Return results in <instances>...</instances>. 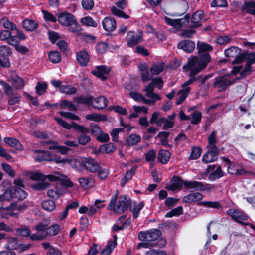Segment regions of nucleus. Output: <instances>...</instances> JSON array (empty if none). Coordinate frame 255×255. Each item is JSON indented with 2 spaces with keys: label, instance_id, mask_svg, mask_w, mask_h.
Listing matches in <instances>:
<instances>
[{
  "label": "nucleus",
  "instance_id": "1",
  "mask_svg": "<svg viewBox=\"0 0 255 255\" xmlns=\"http://www.w3.org/2000/svg\"><path fill=\"white\" fill-rule=\"evenodd\" d=\"M199 56H192L188 61L187 64L183 66V69L186 71H190V76L193 77L207 66L210 62L211 56L208 53L212 50L211 45L202 42L197 43Z\"/></svg>",
  "mask_w": 255,
  "mask_h": 255
},
{
  "label": "nucleus",
  "instance_id": "2",
  "mask_svg": "<svg viewBox=\"0 0 255 255\" xmlns=\"http://www.w3.org/2000/svg\"><path fill=\"white\" fill-rule=\"evenodd\" d=\"M34 157L36 161H52L57 164H69L72 167H76V159L72 158H63L54 152L49 151L35 150L33 151Z\"/></svg>",
  "mask_w": 255,
  "mask_h": 255
},
{
  "label": "nucleus",
  "instance_id": "3",
  "mask_svg": "<svg viewBox=\"0 0 255 255\" xmlns=\"http://www.w3.org/2000/svg\"><path fill=\"white\" fill-rule=\"evenodd\" d=\"M118 194H115L111 198L107 209L117 214H122L129 207L131 204L130 198L126 195L120 196L118 200Z\"/></svg>",
  "mask_w": 255,
  "mask_h": 255
},
{
  "label": "nucleus",
  "instance_id": "4",
  "mask_svg": "<svg viewBox=\"0 0 255 255\" xmlns=\"http://www.w3.org/2000/svg\"><path fill=\"white\" fill-rule=\"evenodd\" d=\"M216 135V132L213 131L208 137L207 145L208 150L202 157V161L206 164L217 160L219 154V150L216 145L217 142Z\"/></svg>",
  "mask_w": 255,
  "mask_h": 255
},
{
  "label": "nucleus",
  "instance_id": "5",
  "mask_svg": "<svg viewBox=\"0 0 255 255\" xmlns=\"http://www.w3.org/2000/svg\"><path fill=\"white\" fill-rule=\"evenodd\" d=\"M161 235V232L158 229H154L147 232H140L138 234V237L141 241H145L143 243L138 244V248L140 247L148 248L151 247L156 246L155 241Z\"/></svg>",
  "mask_w": 255,
  "mask_h": 255
},
{
  "label": "nucleus",
  "instance_id": "6",
  "mask_svg": "<svg viewBox=\"0 0 255 255\" xmlns=\"http://www.w3.org/2000/svg\"><path fill=\"white\" fill-rule=\"evenodd\" d=\"M79 102L89 104L92 103V106L98 109H102L107 106V100L104 96H99L95 99H93V97H88L87 98L80 97L79 99Z\"/></svg>",
  "mask_w": 255,
  "mask_h": 255
},
{
  "label": "nucleus",
  "instance_id": "7",
  "mask_svg": "<svg viewBox=\"0 0 255 255\" xmlns=\"http://www.w3.org/2000/svg\"><path fill=\"white\" fill-rule=\"evenodd\" d=\"M233 75L231 73L216 78L214 87L219 91H223L235 82L236 79L232 77Z\"/></svg>",
  "mask_w": 255,
  "mask_h": 255
},
{
  "label": "nucleus",
  "instance_id": "8",
  "mask_svg": "<svg viewBox=\"0 0 255 255\" xmlns=\"http://www.w3.org/2000/svg\"><path fill=\"white\" fill-rule=\"evenodd\" d=\"M27 207L28 205L25 203H19L14 202L11 203L9 206L3 208V210L6 212L7 215L15 218H18L19 213L26 210Z\"/></svg>",
  "mask_w": 255,
  "mask_h": 255
},
{
  "label": "nucleus",
  "instance_id": "9",
  "mask_svg": "<svg viewBox=\"0 0 255 255\" xmlns=\"http://www.w3.org/2000/svg\"><path fill=\"white\" fill-rule=\"evenodd\" d=\"M194 79V78H190L182 85L181 89L177 93L176 104L177 105L182 103L188 96L190 90V88L189 86L193 83Z\"/></svg>",
  "mask_w": 255,
  "mask_h": 255
},
{
  "label": "nucleus",
  "instance_id": "10",
  "mask_svg": "<svg viewBox=\"0 0 255 255\" xmlns=\"http://www.w3.org/2000/svg\"><path fill=\"white\" fill-rule=\"evenodd\" d=\"M55 120L63 128L70 129L73 127L76 130L82 133H88L89 132V129L82 126L79 125L74 122L72 123V125L68 124L63 120L59 118H55Z\"/></svg>",
  "mask_w": 255,
  "mask_h": 255
},
{
  "label": "nucleus",
  "instance_id": "11",
  "mask_svg": "<svg viewBox=\"0 0 255 255\" xmlns=\"http://www.w3.org/2000/svg\"><path fill=\"white\" fill-rule=\"evenodd\" d=\"M222 159L227 165V170L229 174L240 175L246 174V172L241 166L231 163L230 160L226 157H222Z\"/></svg>",
  "mask_w": 255,
  "mask_h": 255
},
{
  "label": "nucleus",
  "instance_id": "12",
  "mask_svg": "<svg viewBox=\"0 0 255 255\" xmlns=\"http://www.w3.org/2000/svg\"><path fill=\"white\" fill-rule=\"evenodd\" d=\"M80 163L85 170L90 172H96L100 170V165L96 160L91 158H85L82 159Z\"/></svg>",
  "mask_w": 255,
  "mask_h": 255
},
{
  "label": "nucleus",
  "instance_id": "13",
  "mask_svg": "<svg viewBox=\"0 0 255 255\" xmlns=\"http://www.w3.org/2000/svg\"><path fill=\"white\" fill-rule=\"evenodd\" d=\"M7 248L10 250H15L19 249L20 251L22 252L27 250L30 247V244L19 245L18 242L17 238L16 237H7Z\"/></svg>",
  "mask_w": 255,
  "mask_h": 255
},
{
  "label": "nucleus",
  "instance_id": "14",
  "mask_svg": "<svg viewBox=\"0 0 255 255\" xmlns=\"http://www.w3.org/2000/svg\"><path fill=\"white\" fill-rule=\"evenodd\" d=\"M11 53L9 47L5 45L0 46V65L4 67H8L10 66L8 56Z\"/></svg>",
  "mask_w": 255,
  "mask_h": 255
},
{
  "label": "nucleus",
  "instance_id": "15",
  "mask_svg": "<svg viewBox=\"0 0 255 255\" xmlns=\"http://www.w3.org/2000/svg\"><path fill=\"white\" fill-rule=\"evenodd\" d=\"M228 214H229L232 218L237 222L242 225H247L243 222L248 219V216L242 212L238 210L230 209L228 211Z\"/></svg>",
  "mask_w": 255,
  "mask_h": 255
},
{
  "label": "nucleus",
  "instance_id": "16",
  "mask_svg": "<svg viewBox=\"0 0 255 255\" xmlns=\"http://www.w3.org/2000/svg\"><path fill=\"white\" fill-rule=\"evenodd\" d=\"M128 45L133 47L142 41V33L140 31H138L135 33L130 31L128 33Z\"/></svg>",
  "mask_w": 255,
  "mask_h": 255
},
{
  "label": "nucleus",
  "instance_id": "17",
  "mask_svg": "<svg viewBox=\"0 0 255 255\" xmlns=\"http://www.w3.org/2000/svg\"><path fill=\"white\" fill-rule=\"evenodd\" d=\"M164 20L167 24L173 27V28L171 29V31L173 32H176L181 29L186 21V19H172L167 17H165Z\"/></svg>",
  "mask_w": 255,
  "mask_h": 255
},
{
  "label": "nucleus",
  "instance_id": "18",
  "mask_svg": "<svg viewBox=\"0 0 255 255\" xmlns=\"http://www.w3.org/2000/svg\"><path fill=\"white\" fill-rule=\"evenodd\" d=\"M0 40L5 41L9 45L16 44V37L12 35L11 32L9 30H1L0 31Z\"/></svg>",
  "mask_w": 255,
  "mask_h": 255
},
{
  "label": "nucleus",
  "instance_id": "19",
  "mask_svg": "<svg viewBox=\"0 0 255 255\" xmlns=\"http://www.w3.org/2000/svg\"><path fill=\"white\" fill-rule=\"evenodd\" d=\"M110 70L109 67L105 65H101L97 66L95 69L92 71V73L100 79L105 80L107 78L106 75L109 73Z\"/></svg>",
  "mask_w": 255,
  "mask_h": 255
},
{
  "label": "nucleus",
  "instance_id": "20",
  "mask_svg": "<svg viewBox=\"0 0 255 255\" xmlns=\"http://www.w3.org/2000/svg\"><path fill=\"white\" fill-rule=\"evenodd\" d=\"M74 16L70 13L63 12L59 14L58 17L59 22L63 26H67L75 20Z\"/></svg>",
  "mask_w": 255,
  "mask_h": 255
},
{
  "label": "nucleus",
  "instance_id": "21",
  "mask_svg": "<svg viewBox=\"0 0 255 255\" xmlns=\"http://www.w3.org/2000/svg\"><path fill=\"white\" fill-rule=\"evenodd\" d=\"M103 27L107 31H113L116 27L115 19L110 17H105L102 21Z\"/></svg>",
  "mask_w": 255,
  "mask_h": 255
},
{
  "label": "nucleus",
  "instance_id": "22",
  "mask_svg": "<svg viewBox=\"0 0 255 255\" xmlns=\"http://www.w3.org/2000/svg\"><path fill=\"white\" fill-rule=\"evenodd\" d=\"M184 180H182L180 177H174L171 180V184L167 187V188L171 191H175L180 189L184 186Z\"/></svg>",
  "mask_w": 255,
  "mask_h": 255
},
{
  "label": "nucleus",
  "instance_id": "23",
  "mask_svg": "<svg viewBox=\"0 0 255 255\" xmlns=\"http://www.w3.org/2000/svg\"><path fill=\"white\" fill-rule=\"evenodd\" d=\"M203 198V195L199 192H193L184 196L183 201L186 203L199 201Z\"/></svg>",
  "mask_w": 255,
  "mask_h": 255
},
{
  "label": "nucleus",
  "instance_id": "24",
  "mask_svg": "<svg viewBox=\"0 0 255 255\" xmlns=\"http://www.w3.org/2000/svg\"><path fill=\"white\" fill-rule=\"evenodd\" d=\"M195 43L190 40H183L179 42L178 47L185 51L190 53L194 49Z\"/></svg>",
  "mask_w": 255,
  "mask_h": 255
},
{
  "label": "nucleus",
  "instance_id": "25",
  "mask_svg": "<svg viewBox=\"0 0 255 255\" xmlns=\"http://www.w3.org/2000/svg\"><path fill=\"white\" fill-rule=\"evenodd\" d=\"M138 66L142 81L145 82L150 80L151 78L149 76L148 68L147 65L145 64L140 63L138 64Z\"/></svg>",
  "mask_w": 255,
  "mask_h": 255
},
{
  "label": "nucleus",
  "instance_id": "26",
  "mask_svg": "<svg viewBox=\"0 0 255 255\" xmlns=\"http://www.w3.org/2000/svg\"><path fill=\"white\" fill-rule=\"evenodd\" d=\"M203 16L204 12L203 11L199 10L195 12L191 18L192 26L193 27L200 26L201 25L200 22L203 19Z\"/></svg>",
  "mask_w": 255,
  "mask_h": 255
},
{
  "label": "nucleus",
  "instance_id": "27",
  "mask_svg": "<svg viewBox=\"0 0 255 255\" xmlns=\"http://www.w3.org/2000/svg\"><path fill=\"white\" fill-rule=\"evenodd\" d=\"M144 204L143 202L136 204L134 201H131V204L129 205V210L133 213V217L136 218L138 217L140 210L143 208Z\"/></svg>",
  "mask_w": 255,
  "mask_h": 255
},
{
  "label": "nucleus",
  "instance_id": "28",
  "mask_svg": "<svg viewBox=\"0 0 255 255\" xmlns=\"http://www.w3.org/2000/svg\"><path fill=\"white\" fill-rule=\"evenodd\" d=\"M77 60L81 66H86L89 60L88 52L84 50L79 52L77 54Z\"/></svg>",
  "mask_w": 255,
  "mask_h": 255
},
{
  "label": "nucleus",
  "instance_id": "29",
  "mask_svg": "<svg viewBox=\"0 0 255 255\" xmlns=\"http://www.w3.org/2000/svg\"><path fill=\"white\" fill-rule=\"evenodd\" d=\"M251 64L247 62L246 64L245 67L242 71H241V69L242 68V66H235L234 67L233 69L232 70V74L233 75H235L237 73L240 72L241 76H244L246 75L247 73L250 72L251 71Z\"/></svg>",
  "mask_w": 255,
  "mask_h": 255
},
{
  "label": "nucleus",
  "instance_id": "30",
  "mask_svg": "<svg viewBox=\"0 0 255 255\" xmlns=\"http://www.w3.org/2000/svg\"><path fill=\"white\" fill-rule=\"evenodd\" d=\"M23 28L27 31H32L36 29L38 25L36 21L32 19H25L22 22Z\"/></svg>",
  "mask_w": 255,
  "mask_h": 255
},
{
  "label": "nucleus",
  "instance_id": "31",
  "mask_svg": "<svg viewBox=\"0 0 255 255\" xmlns=\"http://www.w3.org/2000/svg\"><path fill=\"white\" fill-rule=\"evenodd\" d=\"M4 142L9 146L17 150H21L22 146L16 139L6 137L4 139Z\"/></svg>",
  "mask_w": 255,
  "mask_h": 255
},
{
  "label": "nucleus",
  "instance_id": "32",
  "mask_svg": "<svg viewBox=\"0 0 255 255\" xmlns=\"http://www.w3.org/2000/svg\"><path fill=\"white\" fill-rule=\"evenodd\" d=\"M154 86L150 83L145 86L144 91L146 92V96L149 98H154L156 99H161L160 96L153 92Z\"/></svg>",
  "mask_w": 255,
  "mask_h": 255
},
{
  "label": "nucleus",
  "instance_id": "33",
  "mask_svg": "<svg viewBox=\"0 0 255 255\" xmlns=\"http://www.w3.org/2000/svg\"><path fill=\"white\" fill-rule=\"evenodd\" d=\"M201 183L197 181L184 180V186L187 189H195L200 191Z\"/></svg>",
  "mask_w": 255,
  "mask_h": 255
},
{
  "label": "nucleus",
  "instance_id": "34",
  "mask_svg": "<svg viewBox=\"0 0 255 255\" xmlns=\"http://www.w3.org/2000/svg\"><path fill=\"white\" fill-rule=\"evenodd\" d=\"M13 189V196L14 198H16L20 200H22L26 198L27 193L24 191L22 188H11Z\"/></svg>",
  "mask_w": 255,
  "mask_h": 255
},
{
  "label": "nucleus",
  "instance_id": "35",
  "mask_svg": "<svg viewBox=\"0 0 255 255\" xmlns=\"http://www.w3.org/2000/svg\"><path fill=\"white\" fill-rule=\"evenodd\" d=\"M60 231V226L58 224H54L47 227V232H44L46 234V237L47 236H55L57 235Z\"/></svg>",
  "mask_w": 255,
  "mask_h": 255
},
{
  "label": "nucleus",
  "instance_id": "36",
  "mask_svg": "<svg viewBox=\"0 0 255 255\" xmlns=\"http://www.w3.org/2000/svg\"><path fill=\"white\" fill-rule=\"evenodd\" d=\"M141 137L139 135L136 134H132L128 137L126 144L128 146H132L139 143Z\"/></svg>",
  "mask_w": 255,
  "mask_h": 255
},
{
  "label": "nucleus",
  "instance_id": "37",
  "mask_svg": "<svg viewBox=\"0 0 255 255\" xmlns=\"http://www.w3.org/2000/svg\"><path fill=\"white\" fill-rule=\"evenodd\" d=\"M0 24H2L5 30H17L16 25L9 21L6 18H3L0 20Z\"/></svg>",
  "mask_w": 255,
  "mask_h": 255
},
{
  "label": "nucleus",
  "instance_id": "38",
  "mask_svg": "<svg viewBox=\"0 0 255 255\" xmlns=\"http://www.w3.org/2000/svg\"><path fill=\"white\" fill-rule=\"evenodd\" d=\"M11 82L16 89L22 88L24 86L23 80L15 74L11 77Z\"/></svg>",
  "mask_w": 255,
  "mask_h": 255
},
{
  "label": "nucleus",
  "instance_id": "39",
  "mask_svg": "<svg viewBox=\"0 0 255 255\" xmlns=\"http://www.w3.org/2000/svg\"><path fill=\"white\" fill-rule=\"evenodd\" d=\"M198 204L200 206L214 209H218L221 207L220 203L218 201H204L199 202Z\"/></svg>",
  "mask_w": 255,
  "mask_h": 255
},
{
  "label": "nucleus",
  "instance_id": "40",
  "mask_svg": "<svg viewBox=\"0 0 255 255\" xmlns=\"http://www.w3.org/2000/svg\"><path fill=\"white\" fill-rule=\"evenodd\" d=\"M170 153L169 151L165 150H161L158 154V160L160 162L166 164L169 160Z\"/></svg>",
  "mask_w": 255,
  "mask_h": 255
},
{
  "label": "nucleus",
  "instance_id": "41",
  "mask_svg": "<svg viewBox=\"0 0 255 255\" xmlns=\"http://www.w3.org/2000/svg\"><path fill=\"white\" fill-rule=\"evenodd\" d=\"M42 206L43 209L49 212L55 210L56 205L54 201L52 200H46L42 203Z\"/></svg>",
  "mask_w": 255,
  "mask_h": 255
},
{
  "label": "nucleus",
  "instance_id": "42",
  "mask_svg": "<svg viewBox=\"0 0 255 255\" xmlns=\"http://www.w3.org/2000/svg\"><path fill=\"white\" fill-rule=\"evenodd\" d=\"M86 119L95 122L104 121L107 120L105 115L93 113L86 115Z\"/></svg>",
  "mask_w": 255,
  "mask_h": 255
},
{
  "label": "nucleus",
  "instance_id": "43",
  "mask_svg": "<svg viewBox=\"0 0 255 255\" xmlns=\"http://www.w3.org/2000/svg\"><path fill=\"white\" fill-rule=\"evenodd\" d=\"M240 52V49L235 47H231L230 48L225 50V56L228 58H233L237 56Z\"/></svg>",
  "mask_w": 255,
  "mask_h": 255
},
{
  "label": "nucleus",
  "instance_id": "44",
  "mask_svg": "<svg viewBox=\"0 0 255 255\" xmlns=\"http://www.w3.org/2000/svg\"><path fill=\"white\" fill-rule=\"evenodd\" d=\"M13 190L12 188L7 189L2 194L0 195V202L9 201L13 199Z\"/></svg>",
  "mask_w": 255,
  "mask_h": 255
},
{
  "label": "nucleus",
  "instance_id": "45",
  "mask_svg": "<svg viewBox=\"0 0 255 255\" xmlns=\"http://www.w3.org/2000/svg\"><path fill=\"white\" fill-rule=\"evenodd\" d=\"M16 234L22 237H28L31 234V230L27 226H22L16 229Z\"/></svg>",
  "mask_w": 255,
  "mask_h": 255
},
{
  "label": "nucleus",
  "instance_id": "46",
  "mask_svg": "<svg viewBox=\"0 0 255 255\" xmlns=\"http://www.w3.org/2000/svg\"><path fill=\"white\" fill-rule=\"evenodd\" d=\"M49 150H56L62 154H66L69 151V149L65 146H59L57 143H54L48 147Z\"/></svg>",
  "mask_w": 255,
  "mask_h": 255
},
{
  "label": "nucleus",
  "instance_id": "47",
  "mask_svg": "<svg viewBox=\"0 0 255 255\" xmlns=\"http://www.w3.org/2000/svg\"><path fill=\"white\" fill-rule=\"evenodd\" d=\"M163 63H155L150 68V71L152 75H158L163 71Z\"/></svg>",
  "mask_w": 255,
  "mask_h": 255
},
{
  "label": "nucleus",
  "instance_id": "48",
  "mask_svg": "<svg viewBox=\"0 0 255 255\" xmlns=\"http://www.w3.org/2000/svg\"><path fill=\"white\" fill-rule=\"evenodd\" d=\"M116 241H110L107 244V248L103 250L100 255H109L112 252L114 248L116 247Z\"/></svg>",
  "mask_w": 255,
  "mask_h": 255
},
{
  "label": "nucleus",
  "instance_id": "49",
  "mask_svg": "<svg viewBox=\"0 0 255 255\" xmlns=\"http://www.w3.org/2000/svg\"><path fill=\"white\" fill-rule=\"evenodd\" d=\"M244 7L247 12L255 15V2L250 1L245 2Z\"/></svg>",
  "mask_w": 255,
  "mask_h": 255
},
{
  "label": "nucleus",
  "instance_id": "50",
  "mask_svg": "<svg viewBox=\"0 0 255 255\" xmlns=\"http://www.w3.org/2000/svg\"><path fill=\"white\" fill-rule=\"evenodd\" d=\"M183 208L182 206H179L176 208H174L170 211L167 212L165 217L167 218H171L173 216H178L182 214Z\"/></svg>",
  "mask_w": 255,
  "mask_h": 255
},
{
  "label": "nucleus",
  "instance_id": "51",
  "mask_svg": "<svg viewBox=\"0 0 255 255\" xmlns=\"http://www.w3.org/2000/svg\"><path fill=\"white\" fill-rule=\"evenodd\" d=\"M50 61L53 63H57L61 60V55L57 51H51L48 54Z\"/></svg>",
  "mask_w": 255,
  "mask_h": 255
},
{
  "label": "nucleus",
  "instance_id": "52",
  "mask_svg": "<svg viewBox=\"0 0 255 255\" xmlns=\"http://www.w3.org/2000/svg\"><path fill=\"white\" fill-rule=\"evenodd\" d=\"M59 91L61 93L67 94H72L76 92V89L72 86L68 85H62L59 87Z\"/></svg>",
  "mask_w": 255,
  "mask_h": 255
},
{
  "label": "nucleus",
  "instance_id": "53",
  "mask_svg": "<svg viewBox=\"0 0 255 255\" xmlns=\"http://www.w3.org/2000/svg\"><path fill=\"white\" fill-rule=\"evenodd\" d=\"M63 177V175L61 173L56 172L53 174L45 175L44 181L48 179L50 181H56L60 180Z\"/></svg>",
  "mask_w": 255,
  "mask_h": 255
},
{
  "label": "nucleus",
  "instance_id": "54",
  "mask_svg": "<svg viewBox=\"0 0 255 255\" xmlns=\"http://www.w3.org/2000/svg\"><path fill=\"white\" fill-rule=\"evenodd\" d=\"M202 149L199 147H194L191 149V153L189 156V159L195 160L198 159L201 155Z\"/></svg>",
  "mask_w": 255,
  "mask_h": 255
},
{
  "label": "nucleus",
  "instance_id": "55",
  "mask_svg": "<svg viewBox=\"0 0 255 255\" xmlns=\"http://www.w3.org/2000/svg\"><path fill=\"white\" fill-rule=\"evenodd\" d=\"M81 22L83 25L87 26L96 27L97 26V23L89 16L82 18L81 19Z\"/></svg>",
  "mask_w": 255,
  "mask_h": 255
},
{
  "label": "nucleus",
  "instance_id": "56",
  "mask_svg": "<svg viewBox=\"0 0 255 255\" xmlns=\"http://www.w3.org/2000/svg\"><path fill=\"white\" fill-rule=\"evenodd\" d=\"M67 26L68 27V30L73 33L78 34L81 30L80 26L78 24L76 19Z\"/></svg>",
  "mask_w": 255,
  "mask_h": 255
},
{
  "label": "nucleus",
  "instance_id": "57",
  "mask_svg": "<svg viewBox=\"0 0 255 255\" xmlns=\"http://www.w3.org/2000/svg\"><path fill=\"white\" fill-rule=\"evenodd\" d=\"M60 106L62 109L76 110V107L71 102L67 100H63L60 103Z\"/></svg>",
  "mask_w": 255,
  "mask_h": 255
},
{
  "label": "nucleus",
  "instance_id": "58",
  "mask_svg": "<svg viewBox=\"0 0 255 255\" xmlns=\"http://www.w3.org/2000/svg\"><path fill=\"white\" fill-rule=\"evenodd\" d=\"M170 133L169 132H160L158 133L156 137H158L160 140L161 143L164 146L168 145L167 138L169 135Z\"/></svg>",
  "mask_w": 255,
  "mask_h": 255
},
{
  "label": "nucleus",
  "instance_id": "59",
  "mask_svg": "<svg viewBox=\"0 0 255 255\" xmlns=\"http://www.w3.org/2000/svg\"><path fill=\"white\" fill-rule=\"evenodd\" d=\"M78 181L80 185L84 188L87 189L89 188L92 183L91 179H89L85 177L79 178Z\"/></svg>",
  "mask_w": 255,
  "mask_h": 255
},
{
  "label": "nucleus",
  "instance_id": "60",
  "mask_svg": "<svg viewBox=\"0 0 255 255\" xmlns=\"http://www.w3.org/2000/svg\"><path fill=\"white\" fill-rule=\"evenodd\" d=\"M202 118V113L198 111H194L191 114V123L196 125L201 120Z\"/></svg>",
  "mask_w": 255,
  "mask_h": 255
},
{
  "label": "nucleus",
  "instance_id": "61",
  "mask_svg": "<svg viewBox=\"0 0 255 255\" xmlns=\"http://www.w3.org/2000/svg\"><path fill=\"white\" fill-rule=\"evenodd\" d=\"M49 185V184L45 181H41L40 182L33 184L32 187L35 190H42L47 188Z\"/></svg>",
  "mask_w": 255,
  "mask_h": 255
},
{
  "label": "nucleus",
  "instance_id": "62",
  "mask_svg": "<svg viewBox=\"0 0 255 255\" xmlns=\"http://www.w3.org/2000/svg\"><path fill=\"white\" fill-rule=\"evenodd\" d=\"M35 88L36 92L38 95H42L46 92L47 84L45 82H38Z\"/></svg>",
  "mask_w": 255,
  "mask_h": 255
},
{
  "label": "nucleus",
  "instance_id": "63",
  "mask_svg": "<svg viewBox=\"0 0 255 255\" xmlns=\"http://www.w3.org/2000/svg\"><path fill=\"white\" fill-rule=\"evenodd\" d=\"M223 176L224 174L221 167L219 166L215 170V171L210 175L209 177L211 179L215 180L216 179H218Z\"/></svg>",
  "mask_w": 255,
  "mask_h": 255
},
{
  "label": "nucleus",
  "instance_id": "64",
  "mask_svg": "<svg viewBox=\"0 0 255 255\" xmlns=\"http://www.w3.org/2000/svg\"><path fill=\"white\" fill-rule=\"evenodd\" d=\"M42 13L43 14L44 18L45 20H46V21L55 22L57 21L56 17L48 11L45 10H43Z\"/></svg>",
  "mask_w": 255,
  "mask_h": 255
}]
</instances>
